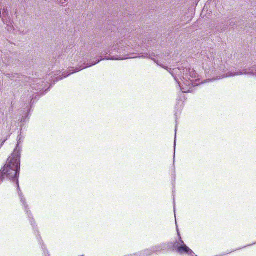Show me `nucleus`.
I'll return each instance as SVG.
<instances>
[{
    "mask_svg": "<svg viewBox=\"0 0 256 256\" xmlns=\"http://www.w3.org/2000/svg\"><path fill=\"white\" fill-rule=\"evenodd\" d=\"M20 139L18 140L17 146L14 152L8 158L6 164L0 171V184L2 182L5 176L14 182H16L19 196L30 218V214L27 210L28 205L26 203L25 199L22 197V192L20 188L18 180L20 166V150L19 148L20 142Z\"/></svg>",
    "mask_w": 256,
    "mask_h": 256,
    "instance_id": "obj_1",
    "label": "nucleus"
},
{
    "mask_svg": "<svg viewBox=\"0 0 256 256\" xmlns=\"http://www.w3.org/2000/svg\"><path fill=\"white\" fill-rule=\"evenodd\" d=\"M130 38H128L126 40H122L118 42L116 44H114V46L112 48V52L110 50H104V52L101 53L100 57L104 58H102L100 60H98L97 62H96L94 64H92V65L88 66H80L79 68H76V70H69V74L64 76H58L56 78V81H58L60 80H62L64 78L68 77V76L72 74H74L76 72H78L83 69H84L86 68H88L91 66H92L95 65L96 64L98 63L100 60H122L128 59V58L125 56H112L111 54H114L113 52H116L118 54H125L126 56L128 55V53L131 52V50L133 49L132 47H136V46H133L130 42Z\"/></svg>",
    "mask_w": 256,
    "mask_h": 256,
    "instance_id": "obj_2",
    "label": "nucleus"
},
{
    "mask_svg": "<svg viewBox=\"0 0 256 256\" xmlns=\"http://www.w3.org/2000/svg\"><path fill=\"white\" fill-rule=\"evenodd\" d=\"M169 72L173 76L183 92H189L192 86H195L194 82L198 78V75L193 68H179L170 69Z\"/></svg>",
    "mask_w": 256,
    "mask_h": 256,
    "instance_id": "obj_3",
    "label": "nucleus"
},
{
    "mask_svg": "<svg viewBox=\"0 0 256 256\" xmlns=\"http://www.w3.org/2000/svg\"><path fill=\"white\" fill-rule=\"evenodd\" d=\"M208 62L206 64L205 68L208 73L212 72L218 68L225 67L222 58L218 54H216L211 58H208Z\"/></svg>",
    "mask_w": 256,
    "mask_h": 256,
    "instance_id": "obj_4",
    "label": "nucleus"
},
{
    "mask_svg": "<svg viewBox=\"0 0 256 256\" xmlns=\"http://www.w3.org/2000/svg\"><path fill=\"white\" fill-rule=\"evenodd\" d=\"M250 70L248 71L247 69H244L242 70H240L236 72H229L227 74H223L222 76H217L216 80H220L226 78L234 77L243 74L256 76V67L252 68Z\"/></svg>",
    "mask_w": 256,
    "mask_h": 256,
    "instance_id": "obj_5",
    "label": "nucleus"
},
{
    "mask_svg": "<svg viewBox=\"0 0 256 256\" xmlns=\"http://www.w3.org/2000/svg\"><path fill=\"white\" fill-rule=\"evenodd\" d=\"M0 18L3 22L6 24L8 27V30L12 32L13 30L12 22L10 18L8 16V12L6 8L4 7L0 12Z\"/></svg>",
    "mask_w": 256,
    "mask_h": 256,
    "instance_id": "obj_6",
    "label": "nucleus"
},
{
    "mask_svg": "<svg viewBox=\"0 0 256 256\" xmlns=\"http://www.w3.org/2000/svg\"><path fill=\"white\" fill-rule=\"evenodd\" d=\"M165 246L164 244H161L160 246H158L155 247H154L151 250H145L142 253L140 254H138L134 255H131L129 256H146L148 255H150L152 253L160 251L164 248Z\"/></svg>",
    "mask_w": 256,
    "mask_h": 256,
    "instance_id": "obj_7",
    "label": "nucleus"
},
{
    "mask_svg": "<svg viewBox=\"0 0 256 256\" xmlns=\"http://www.w3.org/2000/svg\"><path fill=\"white\" fill-rule=\"evenodd\" d=\"M177 246V251L180 254H188L190 255L194 254V252L189 248H188L186 244L184 246Z\"/></svg>",
    "mask_w": 256,
    "mask_h": 256,
    "instance_id": "obj_8",
    "label": "nucleus"
},
{
    "mask_svg": "<svg viewBox=\"0 0 256 256\" xmlns=\"http://www.w3.org/2000/svg\"><path fill=\"white\" fill-rule=\"evenodd\" d=\"M42 82L40 81V82ZM31 86H32V88H34L36 90H40V89L42 90L43 89L42 86H41L40 84V82H36V85H35V84H32V85H31Z\"/></svg>",
    "mask_w": 256,
    "mask_h": 256,
    "instance_id": "obj_9",
    "label": "nucleus"
},
{
    "mask_svg": "<svg viewBox=\"0 0 256 256\" xmlns=\"http://www.w3.org/2000/svg\"><path fill=\"white\" fill-rule=\"evenodd\" d=\"M152 54L150 55V54L146 53L144 54V55L142 56H139L138 58H152Z\"/></svg>",
    "mask_w": 256,
    "mask_h": 256,
    "instance_id": "obj_10",
    "label": "nucleus"
},
{
    "mask_svg": "<svg viewBox=\"0 0 256 256\" xmlns=\"http://www.w3.org/2000/svg\"><path fill=\"white\" fill-rule=\"evenodd\" d=\"M152 60H154V62L157 64H158V66H161V67H162V68H164V69H166V70H168V67H166V66H164V65L161 64H160L158 63V61H156L155 59H152Z\"/></svg>",
    "mask_w": 256,
    "mask_h": 256,
    "instance_id": "obj_11",
    "label": "nucleus"
},
{
    "mask_svg": "<svg viewBox=\"0 0 256 256\" xmlns=\"http://www.w3.org/2000/svg\"><path fill=\"white\" fill-rule=\"evenodd\" d=\"M60 4L64 6L68 0H56Z\"/></svg>",
    "mask_w": 256,
    "mask_h": 256,
    "instance_id": "obj_12",
    "label": "nucleus"
},
{
    "mask_svg": "<svg viewBox=\"0 0 256 256\" xmlns=\"http://www.w3.org/2000/svg\"><path fill=\"white\" fill-rule=\"evenodd\" d=\"M181 244V246H184V244H184V241H182V240H180V243H178V244H176H176H174V246L175 248H176V247L177 248L176 245H177V244H178V245H179V244Z\"/></svg>",
    "mask_w": 256,
    "mask_h": 256,
    "instance_id": "obj_13",
    "label": "nucleus"
},
{
    "mask_svg": "<svg viewBox=\"0 0 256 256\" xmlns=\"http://www.w3.org/2000/svg\"><path fill=\"white\" fill-rule=\"evenodd\" d=\"M20 32L24 34V35H25L26 34H27L28 33V31H23V32Z\"/></svg>",
    "mask_w": 256,
    "mask_h": 256,
    "instance_id": "obj_14",
    "label": "nucleus"
},
{
    "mask_svg": "<svg viewBox=\"0 0 256 256\" xmlns=\"http://www.w3.org/2000/svg\"><path fill=\"white\" fill-rule=\"evenodd\" d=\"M176 140H174V147L176 146Z\"/></svg>",
    "mask_w": 256,
    "mask_h": 256,
    "instance_id": "obj_15",
    "label": "nucleus"
},
{
    "mask_svg": "<svg viewBox=\"0 0 256 256\" xmlns=\"http://www.w3.org/2000/svg\"><path fill=\"white\" fill-rule=\"evenodd\" d=\"M175 130L176 132V128ZM175 136H176V134L175 135Z\"/></svg>",
    "mask_w": 256,
    "mask_h": 256,
    "instance_id": "obj_16",
    "label": "nucleus"
},
{
    "mask_svg": "<svg viewBox=\"0 0 256 256\" xmlns=\"http://www.w3.org/2000/svg\"><path fill=\"white\" fill-rule=\"evenodd\" d=\"M42 248L44 250V247L42 246Z\"/></svg>",
    "mask_w": 256,
    "mask_h": 256,
    "instance_id": "obj_17",
    "label": "nucleus"
}]
</instances>
